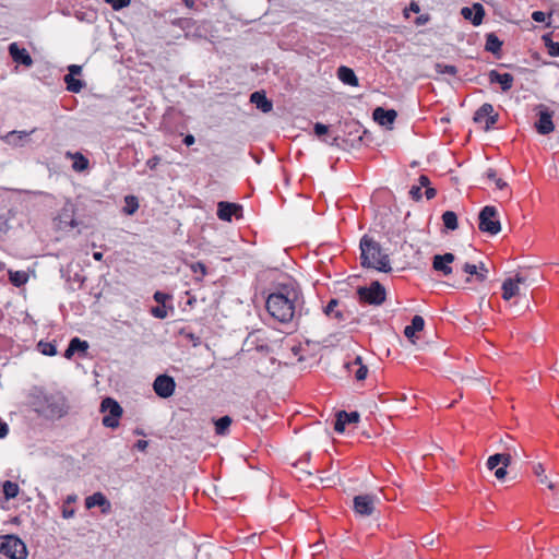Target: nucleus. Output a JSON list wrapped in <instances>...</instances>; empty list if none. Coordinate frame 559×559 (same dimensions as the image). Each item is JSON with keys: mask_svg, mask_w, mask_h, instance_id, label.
Returning a JSON list of instances; mask_svg holds the SVG:
<instances>
[{"mask_svg": "<svg viewBox=\"0 0 559 559\" xmlns=\"http://www.w3.org/2000/svg\"><path fill=\"white\" fill-rule=\"evenodd\" d=\"M478 221V227L483 233L497 235L501 230L498 211L492 205H486L480 210Z\"/></svg>", "mask_w": 559, "mask_h": 559, "instance_id": "1a4fd4ad", "label": "nucleus"}, {"mask_svg": "<svg viewBox=\"0 0 559 559\" xmlns=\"http://www.w3.org/2000/svg\"><path fill=\"white\" fill-rule=\"evenodd\" d=\"M344 139H345V136L342 133V134L335 135L330 142L329 141H325V142L331 146H336L342 150H347V148H349V146L346 142H343Z\"/></svg>", "mask_w": 559, "mask_h": 559, "instance_id": "37998d69", "label": "nucleus"}, {"mask_svg": "<svg viewBox=\"0 0 559 559\" xmlns=\"http://www.w3.org/2000/svg\"><path fill=\"white\" fill-rule=\"evenodd\" d=\"M217 216L224 222H231L233 217H242V206L237 203L221 201L217 204Z\"/></svg>", "mask_w": 559, "mask_h": 559, "instance_id": "2eb2a0df", "label": "nucleus"}, {"mask_svg": "<svg viewBox=\"0 0 559 559\" xmlns=\"http://www.w3.org/2000/svg\"><path fill=\"white\" fill-rule=\"evenodd\" d=\"M424 326H425L424 318L421 316L416 314L412 318L411 324L405 326L404 334L412 343H415L414 337H415L416 332L421 331L424 329Z\"/></svg>", "mask_w": 559, "mask_h": 559, "instance_id": "bb28decb", "label": "nucleus"}, {"mask_svg": "<svg viewBox=\"0 0 559 559\" xmlns=\"http://www.w3.org/2000/svg\"><path fill=\"white\" fill-rule=\"evenodd\" d=\"M340 305V300L336 299V298H332L329 300V302L322 308V311L323 313L331 318V319H335L337 320L338 322L341 321H344L345 320V316H344V312L338 310L337 307Z\"/></svg>", "mask_w": 559, "mask_h": 559, "instance_id": "cd10ccee", "label": "nucleus"}, {"mask_svg": "<svg viewBox=\"0 0 559 559\" xmlns=\"http://www.w3.org/2000/svg\"><path fill=\"white\" fill-rule=\"evenodd\" d=\"M0 552L10 559H26L28 554L25 543L15 535L0 536Z\"/></svg>", "mask_w": 559, "mask_h": 559, "instance_id": "423d86ee", "label": "nucleus"}, {"mask_svg": "<svg viewBox=\"0 0 559 559\" xmlns=\"http://www.w3.org/2000/svg\"><path fill=\"white\" fill-rule=\"evenodd\" d=\"M345 367L349 372L354 373L357 381H362L367 378L368 367L362 364V358L360 356H356L354 360L346 362Z\"/></svg>", "mask_w": 559, "mask_h": 559, "instance_id": "5701e85b", "label": "nucleus"}, {"mask_svg": "<svg viewBox=\"0 0 559 559\" xmlns=\"http://www.w3.org/2000/svg\"><path fill=\"white\" fill-rule=\"evenodd\" d=\"M485 174L486 177L491 181H495L498 178L497 171L493 168H488Z\"/></svg>", "mask_w": 559, "mask_h": 559, "instance_id": "69168bd1", "label": "nucleus"}, {"mask_svg": "<svg viewBox=\"0 0 559 559\" xmlns=\"http://www.w3.org/2000/svg\"><path fill=\"white\" fill-rule=\"evenodd\" d=\"M488 79L491 84H499L503 92H508L512 88L514 78L511 73H500L497 70H490Z\"/></svg>", "mask_w": 559, "mask_h": 559, "instance_id": "412c9836", "label": "nucleus"}, {"mask_svg": "<svg viewBox=\"0 0 559 559\" xmlns=\"http://www.w3.org/2000/svg\"><path fill=\"white\" fill-rule=\"evenodd\" d=\"M73 169L76 171H83L88 167V159L81 153H75L73 156Z\"/></svg>", "mask_w": 559, "mask_h": 559, "instance_id": "4c0bfd02", "label": "nucleus"}, {"mask_svg": "<svg viewBox=\"0 0 559 559\" xmlns=\"http://www.w3.org/2000/svg\"><path fill=\"white\" fill-rule=\"evenodd\" d=\"M503 41L495 33H488L486 35L485 50L491 52L496 57H500Z\"/></svg>", "mask_w": 559, "mask_h": 559, "instance_id": "c85d7f7f", "label": "nucleus"}, {"mask_svg": "<svg viewBox=\"0 0 559 559\" xmlns=\"http://www.w3.org/2000/svg\"><path fill=\"white\" fill-rule=\"evenodd\" d=\"M9 432V426L7 423L0 419V439L4 438Z\"/></svg>", "mask_w": 559, "mask_h": 559, "instance_id": "13d9d810", "label": "nucleus"}, {"mask_svg": "<svg viewBox=\"0 0 559 559\" xmlns=\"http://www.w3.org/2000/svg\"><path fill=\"white\" fill-rule=\"evenodd\" d=\"M68 74H72V76L79 75L82 72V67L78 64H71L68 67Z\"/></svg>", "mask_w": 559, "mask_h": 559, "instance_id": "6e6d98bb", "label": "nucleus"}, {"mask_svg": "<svg viewBox=\"0 0 559 559\" xmlns=\"http://www.w3.org/2000/svg\"><path fill=\"white\" fill-rule=\"evenodd\" d=\"M233 419L228 415L219 417L214 421L215 433L218 436H226L229 432V427Z\"/></svg>", "mask_w": 559, "mask_h": 559, "instance_id": "7c9ffc66", "label": "nucleus"}, {"mask_svg": "<svg viewBox=\"0 0 559 559\" xmlns=\"http://www.w3.org/2000/svg\"><path fill=\"white\" fill-rule=\"evenodd\" d=\"M360 419V414L356 411L347 413L346 411H340L336 413V419L334 423V430L338 433L345 431L346 425L356 424Z\"/></svg>", "mask_w": 559, "mask_h": 559, "instance_id": "f3484780", "label": "nucleus"}, {"mask_svg": "<svg viewBox=\"0 0 559 559\" xmlns=\"http://www.w3.org/2000/svg\"><path fill=\"white\" fill-rule=\"evenodd\" d=\"M519 293V286L511 281V277L507 278L502 283V298L510 300Z\"/></svg>", "mask_w": 559, "mask_h": 559, "instance_id": "72a5a7b5", "label": "nucleus"}, {"mask_svg": "<svg viewBox=\"0 0 559 559\" xmlns=\"http://www.w3.org/2000/svg\"><path fill=\"white\" fill-rule=\"evenodd\" d=\"M63 81L67 85V90L72 93H80L85 86V83L82 80L72 76V74H66Z\"/></svg>", "mask_w": 559, "mask_h": 559, "instance_id": "473e14b6", "label": "nucleus"}, {"mask_svg": "<svg viewBox=\"0 0 559 559\" xmlns=\"http://www.w3.org/2000/svg\"><path fill=\"white\" fill-rule=\"evenodd\" d=\"M376 501L374 495H357L353 499V509L360 516H370L376 510Z\"/></svg>", "mask_w": 559, "mask_h": 559, "instance_id": "9b49d317", "label": "nucleus"}, {"mask_svg": "<svg viewBox=\"0 0 559 559\" xmlns=\"http://www.w3.org/2000/svg\"><path fill=\"white\" fill-rule=\"evenodd\" d=\"M421 543L424 546L426 545H432L433 544V535L432 534H427L425 536L421 537Z\"/></svg>", "mask_w": 559, "mask_h": 559, "instance_id": "338daca9", "label": "nucleus"}, {"mask_svg": "<svg viewBox=\"0 0 559 559\" xmlns=\"http://www.w3.org/2000/svg\"><path fill=\"white\" fill-rule=\"evenodd\" d=\"M546 47L548 48V53L551 57H559V41H552L549 36H543Z\"/></svg>", "mask_w": 559, "mask_h": 559, "instance_id": "a19ab883", "label": "nucleus"}, {"mask_svg": "<svg viewBox=\"0 0 559 559\" xmlns=\"http://www.w3.org/2000/svg\"><path fill=\"white\" fill-rule=\"evenodd\" d=\"M150 312L156 319H165L168 316V311H167V306L166 305H157L155 307H152Z\"/></svg>", "mask_w": 559, "mask_h": 559, "instance_id": "79ce46f5", "label": "nucleus"}, {"mask_svg": "<svg viewBox=\"0 0 559 559\" xmlns=\"http://www.w3.org/2000/svg\"><path fill=\"white\" fill-rule=\"evenodd\" d=\"M501 461H502V455L500 453H496L488 457L486 465H487L488 469L492 471L500 465Z\"/></svg>", "mask_w": 559, "mask_h": 559, "instance_id": "09e8293b", "label": "nucleus"}, {"mask_svg": "<svg viewBox=\"0 0 559 559\" xmlns=\"http://www.w3.org/2000/svg\"><path fill=\"white\" fill-rule=\"evenodd\" d=\"M474 121L484 123L485 130H489L498 121V114L493 112V106L491 104L485 103L476 110Z\"/></svg>", "mask_w": 559, "mask_h": 559, "instance_id": "ddd939ff", "label": "nucleus"}, {"mask_svg": "<svg viewBox=\"0 0 559 559\" xmlns=\"http://www.w3.org/2000/svg\"><path fill=\"white\" fill-rule=\"evenodd\" d=\"M408 193L411 198L415 201H419L423 197L421 188L418 186H412Z\"/></svg>", "mask_w": 559, "mask_h": 559, "instance_id": "3c124183", "label": "nucleus"}, {"mask_svg": "<svg viewBox=\"0 0 559 559\" xmlns=\"http://www.w3.org/2000/svg\"><path fill=\"white\" fill-rule=\"evenodd\" d=\"M435 69L438 74H449L451 76H454V66L453 64L436 63Z\"/></svg>", "mask_w": 559, "mask_h": 559, "instance_id": "a18cd8bd", "label": "nucleus"}, {"mask_svg": "<svg viewBox=\"0 0 559 559\" xmlns=\"http://www.w3.org/2000/svg\"><path fill=\"white\" fill-rule=\"evenodd\" d=\"M190 270L193 274H199L200 276H197L195 278L198 281H201L206 274H207V269H206V265L201 262V261H198V262H193L190 264Z\"/></svg>", "mask_w": 559, "mask_h": 559, "instance_id": "58836bf2", "label": "nucleus"}, {"mask_svg": "<svg viewBox=\"0 0 559 559\" xmlns=\"http://www.w3.org/2000/svg\"><path fill=\"white\" fill-rule=\"evenodd\" d=\"M75 204L71 200H67L55 217V224L59 230H69L79 226L75 218Z\"/></svg>", "mask_w": 559, "mask_h": 559, "instance_id": "9d476101", "label": "nucleus"}, {"mask_svg": "<svg viewBox=\"0 0 559 559\" xmlns=\"http://www.w3.org/2000/svg\"><path fill=\"white\" fill-rule=\"evenodd\" d=\"M74 514H75V510L74 509H69V508H66V507L62 508V516L64 519H71V518L74 516Z\"/></svg>", "mask_w": 559, "mask_h": 559, "instance_id": "e2e57ef3", "label": "nucleus"}, {"mask_svg": "<svg viewBox=\"0 0 559 559\" xmlns=\"http://www.w3.org/2000/svg\"><path fill=\"white\" fill-rule=\"evenodd\" d=\"M194 142H195V138H194V135H192V134H190V133H189V134H187V135H185V138L182 139V143H183L186 146H191V145H193V144H194Z\"/></svg>", "mask_w": 559, "mask_h": 559, "instance_id": "bf43d9fd", "label": "nucleus"}, {"mask_svg": "<svg viewBox=\"0 0 559 559\" xmlns=\"http://www.w3.org/2000/svg\"><path fill=\"white\" fill-rule=\"evenodd\" d=\"M337 78L345 85H349V86H354V87L359 85V80H358L356 73L354 72V70L352 68H348L346 66H341L337 69Z\"/></svg>", "mask_w": 559, "mask_h": 559, "instance_id": "393cba45", "label": "nucleus"}, {"mask_svg": "<svg viewBox=\"0 0 559 559\" xmlns=\"http://www.w3.org/2000/svg\"><path fill=\"white\" fill-rule=\"evenodd\" d=\"M38 350L46 356H56L57 355V346L55 343L40 341L37 344Z\"/></svg>", "mask_w": 559, "mask_h": 559, "instance_id": "c9c22d12", "label": "nucleus"}, {"mask_svg": "<svg viewBox=\"0 0 559 559\" xmlns=\"http://www.w3.org/2000/svg\"><path fill=\"white\" fill-rule=\"evenodd\" d=\"M85 507L87 509L99 507L103 514H108L111 512L110 501L100 491L94 492L93 495L86 497L85 498Z\"/></svg>", "mask_w": 559, "mask_h": 559, "instance_id": "a211bd4d", "label": "nucleus"}, {"mask_svg": "<svg viewBox=\"0 0 559 559\" xmlns=\"http://www.w3.org/2000/svg\"><path fill=\"white\" fill-rule=\"evenodd\" d=\"M338 129L345 136L343 142H346L349 148H358L370 141V132L357 120H345L340 123Z\"/></svg>", "mask_w": 559, "mask_h": 559, "instance_id": "20e7f679", "label": "nucleus"}, {"mask_svg": "<svg viewBox=\"0 0 559 559\" xmlns=\"http://www.w3.org/2000/svg\"><path fill=\"white\" fill-rule=\"evenodd\" d=\"M311 459V453L307 452L305 453L297 462L293 464L294 467H297L300 469L301 473L307 474L308 476L312 475L311 471H308L304 467L305 464H308Z\"/></svg>", "mask_w": 559, "mask_h": 559, "instance_id": "ea45409f", "label": "nucleus"}, {"mask_svg": "<svg viewBox=\"0 0 559 559\" xmlns=\"http://www.w3.org/2000/svg\"><path fill=\"white\" fill-rule=\"evenodd\" d=\"M9 53L12 60L25 67H31L33 64V59L29 52L25 48H21L16 43H12L9 45Z\"/></svg>", "mask_w": 559, "mask_h": 559, "instance_id": "6ab92c4d", "label": "nucleus"}, {"mask_svg": "<svg viewBox=\"0 0 559 559\" xmlns=\"http://www.w3.org/2000/svg\"><path fill=\"white\" fill-rule=\"evenodd\" d=\"M32 404L34 412L47 420H58L69 413L67 397L60 392H40Z\"/></svg>", "mask_w": 559, "mask_h": 559, "instance_id": "7ed1b4c3", "label": "nucleus"}, {"mask_svg": "<svg viewBox=\"0 0 559 559\" xmlns=\"http://www.w3.org/2000/svg\"><path fill=\"white\" fill-rule=\"evenodd\" d=\"M507 475V467H503V466H500L496 469L495 472V476L498 478V479H503Z\"/></svg>", "mask_w": 559, "mask_h": 559, "instance_id": "680f3d73", "label": "nucleus"}, {"mask_svg": "<svg viewBox=\"0 0 559 559\" xmlns=\"http://www.w3.org/2000/svg\"><path fill=\"white\" fill-rule=\"evenodd\" d=\"M373 120L380 126L389 127L394 123L397 112L394 109H385L383 107L374 108L372 112Z\"/></svg>", "mask_w": 559, "mask_h": 559, "instance_id": "4be33fe9", "label": "nucleus"}, {"mask_svg": "<svg viewBox=\"0 0 559 559\" xmlns=\"http://www.w3.org/2000/svg\"><path fill=\"white\" fill-rule=\"evenodd\" d=\"M461 15L464 20L469 21L474 26L481 24L485 16V9L481 3H474L472 7L461 9Z\"/></svg>", "mask_w": 559, "mask_h": 559, "instance_id": "dca6fc26", "label": "nucleus"}, {"mask_svg": "<svg viewBox=\"0 0 559 559\" xmlns=\"http://www.w3.org/2000/svg\"><path fill=\"white\" fill-rule=\"evenodd\" d=\"M539 481H540L542 484L547 485V487H548L549 489H551V490H554V489L556 488V484H555V483H552V481H549L546 475H543L542 477H539Z\"/></svg>", "mask_w": 559, "mask_h": 559, "instance_id": "0e129e2a", "label": "nucleus"}, {"mask_svg": "<svg viewBox=\"0 0 559 559\" xmlns=\"http://www.w3.org/2000/svg\"><path fill=\"white\" fill-rule=\"evenodd\" d=\"M100 413H104L102 424L106 428L115 429L119 426V420L123 414V409L120 404L112 397H105L100 402Z\"/></svg>", "mask_w": 559, "mask_h": 559, "instance_id": "6e6552de", "label": "nucleus"}, {"mask_svg": "<svg viewBox=\"0 0 559 559\" xmlns=\"http://www.w3.org/2000/svg\"><path fill=\"white\" fill-rule=\"evenodd\" d=\"M126 207L123 209L124 213L128 215L134 214L139 209L138 198L134 195H126L124 197Z\"/></svg>", "mask_w": 559, "mask_h": 559, "instance_id": "e433bc0d", "label": "nucleus"}, {"mask_svg": "<svg viewBox=\"0 0 559 559\" xmlns=\"http://www.w3.org/2000/svg\"><path fill=\"white\" fill-rule=\"evenodd\" d=\"M420 7L417 2L412 1L407 8L404 9V15L409 17V12L419 13Z\"/></svg>", "mask_w": 559, "mask_h": 559, "instance_id": "603ef678", "label": "nucleus"}, {"mask_svg": "<svg viewBox=\"0 0 559 559\" xmlns=\"http://www.w3.org/2000/svg\"><path fill=\"white\" fill-rule=\"evenodd\" d=\"M313 132L317 136L321 138L329 132V126L321 122H316L313 126Z\"/></svg>", "mask_w": 559, "mask_h": 559, "instance_id": "8fccbe9b", "label": "nucleus"}, {"mask_svg": "<svg viewBox=\"0 0 559 559\" xmlns=\"http://www.w3.org/2000/svg\"><path fill=\"white\" fill-rule=\"evenodd\" d=\"M20 491L19 485L11 480H5L2 485V492L5 500H11L17 497Z\"/></svg>", "mask_w": 559, "mask_h": 559, "instance_id": "f704fd0d", "label": "nucleus"}, {"mask_svg": "<svg viewBox=\"0 0 559 559\" xmlns=\"http://www.w3.org/2000/svg\"><path fill=\"white\" fill-rule=\"evenodd\" d=\"M358 299L362 304L380 306L385 301L386 292L379 281H373L369 286L357 288Z\"/></svg>", "mask_w": 559, "mask_h": 559, "instance_id": "0eeeda50", "label": "nucleus"}, {"mask_svg": "<svg viewBox=\"0 0 559 559\" xmlns=\"http://www.w3.org/2000/svg\"><path fill=\"white\" fill-rule=\"evenodd\" d=\"M153 298L158 305H166L167 301L173 299V296L162 290H156Z\"/></svg>", "mask_w": 559, "mask_h": 559, "instance_id": "49530a36", "label": "nucleus"}, {"mask_svg": "<svg viewBox=\"0 0 559 559\" xmlns=\"http://www.w3.org/2000/svg\"><path fill=\"white\" fill-rule=\"evenodd\" d=\"M115 11H120L130 5L131 0H105Z\"/></svg>", "mask_w": 559, "mask_h": 559, "instance_id": "de8ad7c7", "label": "nucleus"}, {"mask_svg": "<svg viewBox=\"0 0 559 559\" xmlns=\"http://www.w3.org/2000/svg\"><path fill=\"white\" fill-rule=\"evenodd\" d=\"M454 261V253L447 252L442 255L437 254L433 257L432 267L442 273L443 275H448L452 273L451 263Z\"/></svg>", "mask_w": 559, "mask_h": 559, "instance_id": "aec40b11", "label": "nucleus"}, {"mask_svg": "<svg viewBox=\"0 0 559 559\" xmlns=\"http://www.w3.org/2000/svg\"><path fill=\"white\" fill-rule=\"evenodd\" d=\"M493 182H495L497 189H499V190H503L504 188L508 187V183L499 177Z\"/></svg>", "mask_w": 559, "mask_h": 559, "instance_id": "774afa93", "label": "nucleus"}, {"mask_svg": "<svg viewBox=\"0 0 559 559\" xmlns=\"http://www.w3.org/2000/svg\"><path fill=\"white\" fill-rule=\"evenodd\" d=\"M546 19H547V14L543 11H534L532 13V20L537 23H544V22H546Z\"/></svg>", "mask_w": 559, "mask_h": 559, "instance_id": "864d4df0", "label": "nucleus"}, {"mask_svg": "<svg viewBox=\"0 0 559 559\" xmlns=\"http://www.w3.org/2000/svg\"><path fill=\"white\" fill-rule=\"evenodd\" d=\"M443 224L447 229L454 230V211H447L442 215Z\"/></svg>", "mask_w": 559, "mask_h": 559, "instance_id": "c03bdc74", "label": "nucleus"}, {"mask_svg": "<svg viewBox=\"0 0 559 559\" xmlns=\"http://www.w3.org/2000/svg\"><path fill=\"white\" fill-rule=\"evenodd\" d=\"M250 103L255 105L263 114H267L273 109V103L266 97L264 91H255L250 95Z\"/></svg>", "mask_w": 559, "mask_h": 559, "instance_id": "b1692460", "label": "nucleus"}, {"mask_svg": "<svg viewBox=\"0 0 559 559\" xmlns=\"http://www.w3.org/2000/svg\"><path fill=\"white\" fill-rule=\"evenodd\" d=\"M69 345L71 346V350H73L74 354H79L81 357L86 356L90 347L87 341L81 340L78 336L71 338Z\"/></svg>", "mask_w": 559, "mask_h": 559, "instance_id": "c756f323", "label": "nucleus"}, {"mask_svg": "<svg viewBox=\"0 0 559 559\" xmlns=\"http://www.w3.org/2000/svg\"><path fill=\"white\" fill-rule=\"evenodd\" d=\"M360 265L364 269H372L382 273L392 271L389 254L382 246L369 235H364L359 241Z\"/></svg>", "mask_w": 559, "mask_h": 559, "instance_id": "f03ea898", "label": "nucleus"}, {"mask_svg": "<svg viewBox=\"0 0 559 559\" xmlns=\"http://www.w3.org/2000/svg\"><path fill=\"white\" fill-rule=\"evenodd\" d=\"M153 390L158 397L168 399L175 393L176 381L166 373L158 374L153 382Z\"/></svg>", "mask_w": 559, "mask_h": 559, "instance_id": "f8f14e48", "label": "nucleus"}, {"mask_svg": "<svg viewBox=\"0 0 559 559\" xmlns=\"http://www.w3.org/2000/svg\"><path fill=\"white\" fill-rule=\"evenodd\" d=\"M488 276V269L483 262L479 264L465 262L461 267L460 283L464 289H477Z\"/></svg>", "mask_w": 559, "mask_h": 559, "instance_id": "39448f33", "label": "nucleus"}, {"mask_svg": "<svg viewBox=\"0 0 559 559\" xmlns=\"http://www.w3.org/2000/svg\"><path fill=\"white\" fill-rule=\"evenodd\" d=\"M265 308L269 314L280 323L296 320L299 325L304 316V294L300 285L293 277H285L274 283L267 295Z\"/></svg>", "mask_w": 559, "mask_h": 559, "instance_id": "f257e3e1", "label": "nucleus"}, {"mask_svg": "<svg viewBox=\"0 0 559 559\" xmlns=\"http://www.w3.org/2000/svg\"><path fill=\"white\" fill-rule=\"evenodd\" d=\"M538 108V120L535 122V128L539 134L547 135L555 129L552 121L554 112L544 105H539Z\"/></svg>", "mask_w": 559, "mask_h": 559, "instance_id": "4468645a", "label": "nucleus"}, {"mask_svg": "<svg viewBox=\"0 0 559 559\" xmlns=\"http://www.w3.org/2000/svg\"><path fill=\"white\" fill-rule=\"evenodd\" d=\"M9 281L15 287L25 285L28 281V274L25 271L9 270Z\"/></svg>", "mask_w": 559, "mask_h": 559, "instance_id": "2f4dec72", "label": "nucleus"}, {"mask_svg": "<svg viewBox=\"0 0 559 559\" xmlns=\"http://www.w3.org/2000/svg\"><path fill=\"white\" fill-rule=\"evenodd\" d=\"M36 131V129H33L31 131H16V130H13V131H10L8 132L5 135H3L1 139L10 144V145H14V146H19V145H22V142L27 138L31 134H33L34 132Z\"/></svg>", "mask_w": 559, "mask_h": 559, "instance_id": "a878e982", "label": "nucleus"}, {"mask_svg": "<svg viewBox=\"0 0 559 559\" xmlns=\"http://www.w3.org/2000/svg\"><path fill=\"white\" fill-rule=\"evenodd\" d=\"M159 163H160V157L158 155H154L146 160V166L150 169H155Z\"/></svg>", "mask_w": 559, "mask_h": 559, "instance_id": "5fc2aeb1", "label": "nucleus"}, {"mask_svg": "<svg viewBox=\"0 0 559 559\" xmlns=\"http://www.w3.org/2000/svg\"><path fill=\"white\" fill-rule=\"evenodd\" d=\"M418 182H419L418 187L427 188L430 185V179L426 175H420L419 178H418Z\"/></svg>", "mask_w": 559, "mask_h": 559, "instance_id": "4d7b16f0", "label": "nucleus"}, {"mask_svg": "<svg viewBox=\"0 0 559 559\" xmlns=\"http://www.w3.org/2000/svg\"><path fill=\"white\" fill-rule=\"evenodd\" d=\"M134 447L139 450V451H145L146 448L148 447V441L146 440H138L134 444Z\"/></svg>", "mask_w": 559, "mask_h": 559, "instance_id": "052dcab7", "label": "nucleus"}]
</instances>
